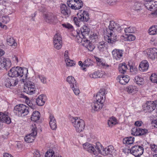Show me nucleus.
<instances>
[{
	"label": "nucleus",
	"mask_w": 157,
	"mask_h": 157,
	"mask_svg": "<svg viewBox=\"0 0 157 157\" xmlns=\"http://www.w3.org/2000/svg\"><path fill=\"white\" fill-rule=\"evenodd\" d=\"M147 55L149 58L154 59L157 58V49L155 48H150L148 50Z\"/></svg>",
	"instance_id": "a211bd4d"
},
{
	"label": "nucleus",
	"mask_w": 157,
	"mask_h": 157,
	"mask_svg": "<svg viewBox=\"0 0 157 157\" xmlns=\"http://www.w3.org/2000/svg\"><path fill=\"white\" fill-rule=\"evenodd\" d=\"M37 134V128L35 127L32 129V132L27 135L24 138L25 141L27 143L32 142Z\"/></svg>",
	"instance_id": "9b49d317"
},
{
	"label": "nucleus",
	"mask_w": 157,
	"mask_h": 157,
	"mask_svg": "<svg viewBox=\"0 0 157 157\" xmlns=\"http://www.w3.org/2000/svg\"><path fill=\"white\" fill-rule=\"evenodd\" d=\"M28 74V70L27 68L17 67L12 68L9 71L8 75L10 77H23L21 80L25 82Z\"/></svg>",
	"instance_id": "7ed1b4c3"
},
{
	"label": "nucleus",
	"mask_w": 157,
	"mask_h": 157,
	"mask_svg": "<svg viewBox=\"0 0 157 157\" xmlns=\"http://www.w3.org/2000/svg\"><path fill=\"white\" fill-rule=\"evenodd\" d=\"M67 4L69 7L75 10H79L83 6L81 0H68Z\"/></svg>",
	"instance_id": "0eeeda50"
},
{
	"label": "nucleus",
	"mask_w": 157,
	"mask_h": 157,
	"mask_svg": "<svg viewBox=\"0 0 157 157\" xmlns=\"http://www.w3.org/2000/svg\"><path fill=\"white\" fill-rule=\"evenodd\" d=\"M104 74V72L102 71H95L90 75V76L92 78H97L102 77Z\"/></svg>",
	"instance_id": "a878e982"
},
{
	"label": "nucleus",
	"mask_w": 157,
	"mask_h": 157,
	"mask_svg": "<svg viewBox=\"0 0 157 157\" xmlns=\"http://www.w3.org/2000/svg\"><path fill=\"white\" fill-rule=\"evenodd\" d=\"M60 11L65 17H68L71 14L70 10L69 8H68L64 4H62L60 5Z\"/></svg>",
	"instance_id": "f3484780"
},
{
	"label": "nucleus",
	"mask_w": 157,
	"mask_h": 157,
	"mask_svg": "<svg viewBox=\"0 0 157 157\" xmlns=\"http://www.w3.org/2000/svg\"><path fill=\"white\" fill-rule=\"evenodd\" d=\"M151 150L156 153H157V146L153 144L151 145Z\"/></svg>",
	"instance_id": "4d7b16f0"
},
{
	"label": "nucleus",
	"mask_w": 157,
	"mask_h": 157,
	"mask_svg": "<svg viewBox=\"0 0 157 157\" xmlns=\"http://www.w3.org/2000/svg\"><path fill=\"white\" fill-rule=\"evenodd\" d=\"M62 41L60 42V41L54 42L53 41L54 47L57 49L59 50L62 47Z\"/></svg>",
	"instance_id": "c03bdc74"
},
{
	"label": "nucleus",
	"mask_w": 157,
	"mask_h": 157,
	"mask_svg": "<svg viewBox=\"0 0 157 157\" xmlns=\"http://www.w3.org/2000/svg\"><path fill=\"white\" fill-rule=\"evenodd\" d=\"M84 149L92 154L94 155H97L98 153H101L105 155L110 154L113 156L116 155V150L114 149L112 146H109L104 149L101 144L99 142L96 143L95 147L91 144L86 143L83 145Z\"/></svg>",
	"instance_id": "f257e3e1"
},
{
	"label": "nucleus",
	"mask_w": 157,
	"mask_h": 157,
	"mask_svg": "<svg viewBox=\"0 0 157 157\" xmlns=\"http://www.w3.org/2000/svg\"><path fill=\"white\" fill-rule=\"evenodd\" d=\"M142 123L141 121H138L135 122V125L136 126L140 127L141 126Z\"/></svg>",
	"instance_id": "e2e57ef3"
},
{
	"label": "nucleus",
	"mask_w": 157,
	"mask_h": 157,
	"mask_svg": "<svg viewBox=\"0 0 157 157\" xmlns=\"http://www.w3.org/2000/svg\"><path fill=\"white\" fill-rule=\"evenodd\" d=\"M4 157H13V156H12L11 155L7 153H4L3 155Z\"/></svg>",
	"instance_id": "69168bd1"
},
{
	"label": "nucleus",
	"mask_w": 157,
	"mask_h": 157,
	"mask_svg": "<svg viewBox=\"0 0 157 157\" xmlns=\"http://www.w3.org/2000/svg\"><path fill=\"white\" fill-rule=\"evenodd\" d=\"M55 152L53 150L50 149L46 152L45 154V157H55L54 155Z\"/></svg>",
	"instance_id": "ea45409f"
},
{
	"label": "nucleus",
	"mask_w": 157,
	"mask_h": 157,
	"mask_svg": "<svg viewBox=\"0 0 157 157\" xmlns=\"http://www.w3.org/2000/svg\"><path fill=\"white\" fill-rule=\"evenodd\" d=\"M90 38H91L92 40L93 39H97L98 36L96 34H94L93 35L91 36Z\"/></svg>",
	"instance_id": "0e129e2a"
},
{
	"label": "nucleus",
	"mask_w": 157,
	"mask_h": 157,
	"mask_svg": "<svg viewBox=\"0 0 157 157\" xmlns=\"http://www.w3.org/2000/svg\"><path fill=\"white\" fill-rule=\"evenodd\" d=\"M75 38V40L78 43L85 42L86 39L85 38H83L82 35H80V33L77 35Z\"/></svg>",
	"instance_id": "4c0bfd02"
},
{
	"label": "nucleus",
	"mask_w": 157,
	"mask_h": 157,
	"mask_svg": "<svg viewBox=\"0 0 157 157\" xmlns=\"http://www.w3.org/2000/svg\"><path fill=\"white\" fill-rule=\"evenodd\" d=\"M4 84L6 87H10V78H5L4 79Z\"/></svg>",
	"instance_id": "de8ad7c7"
},
{
	"label": "nucleus",
	"mask_w": 157,
	"mask_h": 157,
	"mask_svg": "<svg viewBox=\"0 0 157 157\" xmlns=\"http://www.w3.org/2000/svg\"><path fill=\"white\" fill-rule=\"evenodd\" d=\"M11 66L10 61L3 57L0 58V70H7Z\"/></svg>",
	"instance_id": "1a4fd4ad"
},
{
	"label": "nucleus",
	"mask_w": 157,
	"mask_h": 157,
	"mask_svg": "<svg viewBox=\"0 0 157 157\" xmlns=\"http://www.w3.org/2000/svg\"><path fill=\"white\" fill-rule=\"evenodd\" d=\"M62 25L63 27L67 28L68 29H73V26L69 24H62Z\"/></svg>",
	"instance_id": "6e6d98bb"
},
{
	"label": "nucleus",
	"mask_w": 157,
	"mask_h": 157,
	"mask_svg": "<svg viewBox=\"0 0 157 157\" xmlns=\"http://www.w3.org/2000/svg\"><path fill=\"white\" fill-rule=\"evenodd\" d=\"M5 53V52L4 50L2 49H0V56L3 55Z\"/></svg>",
	"instance_id": "774afa93"
},
{
	"label": "nucleus",
	"mask_w": 157,
	"mask_h": 157,
	"mask_svg": "<svg viewBox=\"0 0 157 157\" xmlns=\"http://www.w3.org/2000/svg\"><path fill=\"white\" fill-rule=\"evenodd\" d=\"M149 67L148 62L147 60H143L140 63L139 66V70L142 71H146Z\"/></svg>",
	"instance_id": "5701e85b"
},
{
	"label": "nucleus",
	"mask_w": 157,
	"mask_h": 157,
	"mask_svg": "<svg viewBox=\"0 0 157 157\" xmlns=\"http://www.w3.org/2000/svg\"><path fill=\"white\" fill-rule=\"evenodd\" d=\"M78 65L81 66L82 68V69L84 70V71H85L86 69V68L85 67H83V66L84 67V63H83L81 61H79V62H78Z\"/></svg>",
	"instance_id": "680f3d73"
},
{
	"label": "nucleus",
	"mask_w": 157,
	"mask_h": 157,
	"mask_svg": "<svg viewBox=\"0 0 157 157\" xmlns=\"http://www.w3.org/2000/svg\"><path fill=\"white\" fill-rule=\"evenodd\" d=\"M77 15V17L74 18L73 21L78 26H80L81 21L87 22L90 18L88 13L85 11H83L82 13H78Z\"/></svg>",
	"instance_id": "423d86ee"
},
{
	"label": "nucleus",
	"mask_w": 157,
	"mask_h": 157,
	"mask_svg": "<svg viewBox=\"0 0 157 157\" xmlns=\"http://www.w3.org/2000/svg\"><path fill=\"white\" fill-rule=\"evenodd\" d=\"M0 122H4L7 124H10L11 122V120L8 115L0 112Z\"/></svg>",
	"instance_id": "aec40b11"
},
{
	"label": "nucleus",
	"mask_w": 157,
	"mask_h": 157,
	"mask_svg": "<svg viewBox=\"0 0 157 157\" xmlns=\"http://www.w3.org/2000/svg\"><path fill=\"white\" fill-rule=\"evenodd\" d=\"M67 81L70 84L71 87L77 84L76 81L74 78L72 76H68L67 78Z\"/></svg>",
	"instance_id": "7c9ffc66"
},
{
	"label": "nucleus",
	"mask_w": 157,
	"mask_h": 157,
	"mask_svg": "<svg viewBox=\"0 0 157 157\" xmlns=\"http://www.w3.org/2000/svg\"><path fill=\"white\" fill-rule=\"evenodd\" d=\"M71 88L75 95H78L79 94L80 91L77 84L74 86L71 87Z\"/></svg>",
	"instance_id": "a18cd8bd"
},
{
	"label": "nucleus",
	"mask_w": 157,
	"mask_h": 157,
	"mask_svg": "<svg viewBox=\"0 0 157 157\" xmlns=\"http://www.w3.org/2000/svg\"><path fill=\"white\" fill-rule=\"evenodd\" d=\"M112 54L114 58L117 60H120L122 56L123 51L115 49L112 51Z\"/></svg>",
	"instance_id": "6ab92c4d"
},
{
	"label": "nucleus",
	"mask_w": 157,
	"mask_h": 157,
	"mask_svg": "<svg viewBox=\"0 0 157 157\" xmlns=\"http://www.w3.org/2000/svg\"><path fill=\"white\" fill-rule=\"evenodd\" d=\"M145 7L148 10L154 12L152 13L157 15V2L152 0L148 3H145Z\"/></svg>",
	"instance_id": "f8f14e48"
},
{
	"label": "nucleus",
	"mask_w": 157,
	"mask_h": 157,
	"mask_svg": "<svg viewBox=\"0 0 157 157\" xmlns=\"http://www.w3.org/2000/svg\"><path fill=\"white\" fill-rule=\"evenodd\" d=\"M143 152V147L139 145H135L132 147L130 150L131 153L135 156L141 155Z\"/></svg>",
	"instance_id": "9d476101"
},
{
	"label": "nucleus",
	"mask_w": 157,
	"mask_h": 157,
	"mask_svg": "<svg viewBox=\"0 0 157 157\" xmlns=\"http://www.w3.org/2000/svg\"><path fill=\"white\" fill-rule=\"evenodd\" d=\"M121 30V27L118 24L113 21H110L108 28L106 30L107 37L105 38L106 41L111 44L117 41V34Z\"/></svg>",
	"instance_id": "f03ea898"
},
{
	"label": "nucleus",
	"mask_w": 157,
	"mask_h": 157,
	"mask_svg": "<svg viewBox=\"0 0 157 157\" xmlns=\"http://www.w3.org/2000/svg\"><path fill=\"white\" fill-rule=\"evenodd\" d=\"M85 43H83V44L84 46L86 47L88 50L92 51L94 48L95 47L92 43H90L88 40L86 39Z\"/></svg>",
	"instance_id": "cd10ccee"
},
{
	"label": "nucleus",
	"mask_w": 157,
	"mask_h": 157,
	"mask_svg": "<svg viewBox=\"0 0 157 157\" xmlns=\"http://www.w3.org/2000/svg\"><path fill=\"white\" fill-rule=\"evenodd\" d=\"M41 82L43 84H46L47 83V78L45 76L42 75H39L37 76Z\"/></svg>",
	"instance_id": "58836bf2"
},
{
	"label": "nucleus",
	"mask_w": 157,
	"mask_h": 157,
	"mask_svg": "<svg viewBox=\"0 0 157 157\" xmlns=\"http://www.w3.org/2000/svg\"><path fill=\"white\" fill-rule=\"evenodd\" d=\"M71 121L77 132H80L84 129L85 123L82 119L78 117H75L71 118Z\"/></svg>",
	"instance_id": "20e7f679"
},
{
	"label": "nucleus",
	"mask_w": 157,
	"mask_h": 157,
	"mask_svg": "<svg viewBox=\"0 0 157 157\" xmlns=\"http://www.w3.org/2000/svg\"><path fill=\"white\" fill-rule=\"evenodd\" d=\"M53 41L56 42L57 41H60L61 42L62 41V37L61 35L59 33H57L55 34L53 38Z\"/></svg>",
	"instance_id": "c9c22d12"
},
{
	"label": "nucleus",
	"mask_w": 157,
	"mask_h": 157,
	"mask_svg": "<svg viewBox=\"0 0 157 157\" xmlns=\"http://www.w3.org/2000/svg\"><path fill=\"white\" fill-rule=\"evenodd\" d=\"M91 106L93 109L94 111H98L102 108L103 103H99V102L96 100L92 103Z\"/></svg>",
	"instance_id": "b1692460"
},
{
	"label": "nucleus",
	"mask_w": 157,
	"mask_h": 157,
	"mask_svg": "<svg viewBox=\"0 0 157 157\" xmlns=\"http://www.w3.org/2000/svg\"><path fill=\"white\" fill-rule=\"evenodd\" d=\"M34 156L36 157H40V153L39 151L37 150L34 152Z\"/></svg>",
	"instance_id": "052dcab7"
},
{
	"label": "nucleus",
	"mask_w": 157,
	"mask_h": 157,
	"mask_svg": "<svg viewBox=\"0 0 157 157\" xmlns=\"http://www.w3.org/2000/svg\"><path fill=\"white\" fill-rule=\"evenodd\" d=\"M45 19L46 22L50 24H56L58 21L56 16L52 13H49L46 14Z\"/></svg>",
	"instance_id": "4468645a"
},
{
	"label": "nucleus",
	"mask_w": 157,
	"mask_h": 157,
	"mask_svg": "<svg viewBox=\"0 0 157 157\" xmlns=\"http://www.w3.org/2000/svg\"><path fill=\"white\" fill-rule=\"evenodd\" d=\"M152 122L154 124V127L157 128V120H154Z\"/></svg>",
	"instance_id": "338daca9"
},
{
	"label": "nucleus",
	"mask_w": 157,
	"mask_h": 157,
	"mask_svg": "<svg viewBox=\"0 0 157 157\" xmlns=\"http://www.w3.org/2000/svg\"><path fill=\"white\" fill-rule=\"evenodd\" d=\"M18 82V80L16 78L14 79L13 78H10V86H15L17 84Z\"/></svg>",
	"instance_id": "09e8293b"
},
{
	"label": "nucleus",
	"mask_w": 157,
	"mask_h": 157,
	"mask_svg": "<svg viewBox=\"0 0 157 157\" xmlns=\"http://www.w3.org/2000/svg\"><path fill=\"white\" fill-rule=\"evenodd\" d=\"M80 33L79 30H72V32L71 33V35L73 37H75L76 36L79 34Z\"/></svg>",
	"instance_id": "864d4df0"
},
{
	"label": "nucleus",
	"mask_w": 157,
	"mask_h": 157,
	"mask_svg": "<svg viewBox=\"0 0 157 157\" xmlns=\"http://www.w3.org/2000/svg\"><path fill=\"white\" fill-rule=\"evenodd\" d=\"M68 51H65L64 54L65 61V60L70 59L68 55Z\"/></svg>",
	"instance_id": "13d9d810"
},
{
	"label": "nucleus",
	"mask_w": 157,
	"mask_h": 157,
	"mask_svg": "<svg viewBox=\"0 0 157 157\" xmlns=\"http://www.w3.org/2000/svg\"><path fill=\"white\" fill-rule=\"evenodd\" d=\"M150 35H154L157 34V25L152 26L149 30Z\"/></svg>",
	"instance_id": "72a5a7b5"
},
{
	"label": "nucleus",
	"mask_w": 157,
	"mask_h": 157,
	"mask_svg": "<svg viewBox=\"0 0 157 157\" xmlns=\"http://www.w3.org/2000/svg\"><path fill=\"white\" fill-rule=\"evenodd\" d=\"M157 100L154 101H148L144 105L145 109L151 112L155 110L157 106Z\"/></svg>",
	"instance_id": "2eb2a0df"
},
{
	"label": "nucleus",
	"mask_w": 157,
	"mask_h": 157,
	"mask_svg": "<svg viewBox=\"0 0 157 157\" xmlns=\"http://www.w3.org/2000/svg\"><path fill=\"white\" fill-rule=\"evenodd\" d=\"M40 117V113L38 111H35L33 113L31 119L32 121L36 122L39 119Z\"/></svg>",
	"instance_id": "bb28decb"
},
{
	"label": "nucleus",
	"mask_w": 157,
	"mask_h": 157,
	"mask_svg": "<svg viewBox=\"0 0 157 157\" xmlns=\"http://www.w3.org/2000/svg\"><path fill=\"white\" fill-rule=\"evenodd\" d=\"M136 31V29L134 27H130L124 29V32L126 33H134Z\"/></svg>",
	"instance_id": "e433bc0d"
},
{
	"label": "nucleus",
	"mask_w": 157,
	"mask_h": 157,
	"mask_svg": "<svg viewBox=\"0 0 157 157\" xmlns=\"http://www.w3.org/2000/svg\"><path fill=\"white\" fill-rule=\"evenodd\" d=\"M30 109L29 107L21 104L16 105L14 109V112L19 116H24L29 113Z\"/></svg>",
	"instance_id": "39448f33"
},
{
	"label": "nucleus",
	"mask_w": 157,
	"mask_h": 157,
	"mask_svg": "<svg viewBox=\"0 0 157 157\" xmlns=\"http://www.w3.org/2000/svg\"><path fill=\"white\" fill-rule=\"evenodd\" d=\"M118 69L120 73L124 74L125 73L128 68L126 64L125 63H123L120 64L119 65Z\"/></svg>",
	"instance_id": "c756f323"
},
{
	"label": "nucleus",
	"mask_w": 157,
	"mask_h": 157,
	"mask_svg": "<svg viewBox=\"0 0 157 157\" xmlns=\"http://www.w3.org/2000/svg\"><path fill=\"white\" fill-rule=\"evenodd\" d=\"M117 80H119V82L122 85H125L126 84V82L124 81L123 77H122V76H118L117 77Z\"/></svg>",
	"instance_id": "3c124183"
},
{
	"label": "nucleus",
	"mask_w": 157,
	"mask_h": 157,
	"mask_svg": "<svg viewBox=\"0 0 157 157\" xmlns=\"http://www.w3.org/2000/svg\"><path fill=\"white\" fill-rule=\"evenodd\" d=\"M121 76L122 77H123V79L124 81L126 83H127L130 80L129 76L124 75H122Z\"/></svg>",
	"instance_id": "5fc2aeb1"
},
{
	"label": "nucleus",
	"mask_w": 157,
	"mask_h": 157,
	"mask_svg": "<svg viewBox=\"0 0 157 157\" xmlns=\"http://www.w3.org/2000/svg\"><path fill=\"white\" fill-rule=\"evenodd\" d=\"M127 91L129 94H133L138 91L137 88L135 86H129L127 87Z\"/></svg>",
	"instance_id": "c85d7f7f"
},
{
	"label": "nucleus",
	"mask_w": 157,
	"mask_h": 157,
	"mask_svg": "<svg viewBox=\"0 0 157 157\" xmlns=\"http://www.w3.org/2000/svg\"><path fill=\"white\" fill-rule=\"evenodd\" d=\"M46 96L43 95H40L36 99V104L39 106H43L44 105L45 102L44 98Z\"/></svg>",
	"instance_id": "393cba45"
},
{
	"label": "nucleus",
	"mask_w": 157,
	"mask_h": 157,
	"mask_svg": "<svg viewBox=\"0 0 157 157\" xmlns=\"http://www.w3.org/2000/svg\"><path fill=\"white\" fill-rule=\"evenodd\" d=\"M108 3L111 5H113L116 4V1L114 0H108L107 1Z\"/></svg>",
	"instance_id": "bf43d9fd"
},
{
	"label": "nucleus",
	"mask_w": 157,
	"mask_h": 157,
	"mask_svg": "<svg viewBox=\"0 0 157 157\" xmlns=\"http://www.w3.org/2000/svg\"><path fill=\"white\" fill-rule=\"evenodd\" d=\"M105 43L104 42H100L98 46V48L100 52H103L105 48Z\"/></svg>",
	"instance_id": "a19ab883"
},
{
	"label": "nucleus",
	"mask_w": 157,
	"mask_h": 157,
	"mask_svg": "<svg viewBox=\"0 0 157 157\" xmlns=\"http://www.w3.org/2000/svg\"><path fill=\"white\" fill-rule=\"evenodd\" d=\"M90 31V29L86 25H83L81 28L80 35L83 38H86V37L88 36Z\"/></svg>",
	"instance_id": "412c9836"
},
{
	"label": "nucleus",
	"mask_w": 157,
	"mask_h": 157,
	"mask_svg": "<svg viewBox=\"0 0 157 157\" xmlns=\"http://www.w3.org/2000/svg\"><path fill=\"white\" fill-rule=\"evenodd\" d=\"M126 35H128L127 38V40L129 41H132L134 40L136 38L135 36L131 34L128 35V34H126Z\"/></svg>",
	"instance_id": "603ef678"
},
{
	"label": "nucleus",
	"mask_w": 157,
	"mask_h": 157,
	"mask_svg": "<svg viewBox=\"0 0 157 157\" xmlns=\"http://www.w3.org/2000/svg\"><path fill=\"white\" fill-rule=\"evenodd\" d=\"M6 40L7 44L10 46H13L15 47L17 45V44L15 42L13 38L10 36H7Z\"/></svg>",
	"instance_id": "473e14b6"
},
{
	"label": "nucleus",
	"mask_w": 157,
	"mask_h": 157,
	"mask_svg": "<svg viewBox=\"0 0 157 157\" xmlns=\"http://www.w3.org/2000/svg\"><path fill=\"white\" fill-rule=\"evenodd\" d=\"M65 61L67 66L72 67L75 64V61L70 59L65 60Z\"/></svg>",
	"instance_id": "49530a36"
},
{
	"label": "nucleus",
	"mask_w": 157,
	"mask_h": 157,
	"mask_svg": "<svg viewBox=\"0 0 157 157\" xmlns=\"http://www.w3.org/2000/svg\"><path fill=\"white\" fill-rule=\"evenodd\" d=\"M134 140L133 137H127L123 139V142L124 144H130L133 143Z\"/></svg>",
	"instance_id": "2f4dec72"
},
{
	"label": "nucleus",
	"mask_w": 157,
	"mask_h": 157,
	"mask_svg": "<svg viewBox=\"0 0 157 157\" xmlns=\"http://www.w3.org/2000/svg\"><path fill=\"white\" fill-rule=\"evenodd\" d=\"M25 84L24 89L28 94H32L35 93L36 87L34 83L30 81L27 82Z\"/></svg>",
	"instance_id": "6e6552de"
},
{
	"label": "nucleus",
	"mask_w": 157,
	"mask_h": 157,
	"mask_svg": "<svg viewBox=\"0 0 157 157\" xmlns=\"http://www.w3.org/2000/svg\"><path fill=\"white\" fill-rule=\"evenodd\" d=\"M50 119L49 125L51 129L53 130H55L57 128V125L56 120L52 114H50L49 117Z\"/></svg>",
	"instance_id": "4be33fe9"
},
{
	"label": "nucleus",
	"mask_w": 157,
	"mask_h": 157,
	"mask_svg": "<svg viewBox=\"0 0 157 157\" xmlns=\"http://www.w3.org/2000/svg\"><path fill=\"white\" fill-rule=\"evenodd\" d=\"M135 80L137 84L141 85L144 82V79L141 77L138 76H136Z\"/></svg>",
	"instance_id": "79ce46f5"
},
{
	"label": "nucleus",
	"mask_w": 157,
	"mask_h": 157,
	"mask_svg": "<svg viewBox=\"0 0 157 157\" xmlns=\"http://www.w3.org/2000/svg\"><path fill=\"white\" fill-rule=\"evenodd\" d=\"M10 21V19L7 16L2 17V22L4 24H6Z\"/></svg>",
	"instance_id": "8fccbe9b"
},
{
	"label": "nucleus",
	"mask_w": 157,
	"mask_h": 157,
	"mask_svg": "<svg viewBox=\"0 0 157 157\" xmlns=\"http://www.w3.org/2000/svg\"><path fill=\"white\" fill-rule=\"evenodd\" d=\"M84 67H87L93 64V62L90 59H87L83 62Z\"/></svg>",
	"instance_id": "37998d69"
},
{
	"label": "nucleus",
	"mask_w": 157,
	"mask_h": 157,
	"mask_svg": "<svg viewBox=\"0 0 157 157\" xmlns=\"http://www.w3.org/2000/svg\"><path fill=\"white\" fill-rule=\"evenodd\" d=\"M147 129H144L139 127L133 128L131 130V133L135 136H141L144 135L147 133Z\"/></svg>",
	"instance_id": "ddd939ff"
},
{
	"label": "nucleus",
	"mask_w": 157,
	"mask_h": 157,
	"mask_svg": "<svg viewBox=\"0 0 157 157\" xmlns=\"http://www.w3.org/2000/svg\"><path fill=\"white\" fill-rule=\"evenodd\" d=\"M105 94V90L102 89H100L97 93L96 96V99L99 103H103L105 101V97L104 96Z\"/></svg>",
	"instance_id": "dca6fc26"
},
{
	"label": "nucleus",
	"mask_w": 157,
	"mask_h": 157,
	"mask_svg": "<svg viewBox=\"0 0 157 157\" xmlns=\"http://www.w3.org/2000/svg\"><path fill=\"white\" fill-rule=\"evenodd\" d=\"M117 120L116 118L112 117L108 121V124L109 127H112L116 124Z\"/></svg>",
	"instance_id": "f704fd0d"
}]
</instances>
